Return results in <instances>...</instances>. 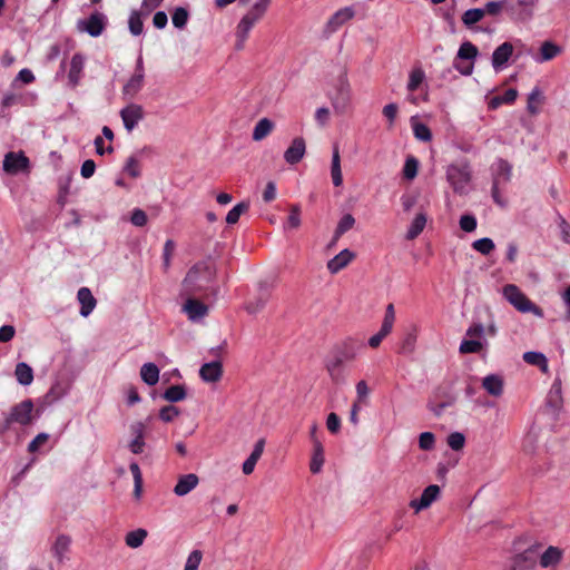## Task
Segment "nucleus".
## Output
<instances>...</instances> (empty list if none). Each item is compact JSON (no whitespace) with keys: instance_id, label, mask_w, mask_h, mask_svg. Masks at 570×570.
Instances as JSON below:
<instances>
[{"instance_id":"nucleus-1","label":"nucleus","mask_w":570,"mask_h":570,"mask_svg":"<svg viewBox=\"0 0 570 570\" xmlns=\"http://www.w3.org/2000/svg\"><path fill=\"white\" fill-rule=\"evenodd\" d=\"M216 276L215 267L206 261L193 265L183 279V293L186 296H195L207 289Z\"/></svg>"},{"instance_id":"nucleus-2","label":"nucleus","mask_w":570,"mask_h":570,"mask_svg":"<svg viewBox=\"0 0 570 570\" xmlns=\"http://www.w3.org/2000/svg\"><path fill=\"white\" fill-rule=\"evenodd\" d=\"M504 298L519 312L532 313L533 315L542 318L544 316L543 309L535 305L521 289L514 284H508L503 287Z\"/></svg>"},{"instance_id":"nucleus-3","label":"nucleus","mask_w":570,"mask_h":570,"mask_svg":"<svg viewBox=\"0 0 570 570\" xmlns=\"http://www.w3.org/2000/svg\"><path fill=\"white\" fill-rule=\"evenodd\" d=\"M472 171L469 164H452L446 169V179L454 193L464 195L468 193V185L471 181Z\"/></svg>"},{"instance_id":"nucleus-4","label":"nucleus","mask_w":570,"mask_h":570,"mask_svg":"<svg viewBox=\"0 0 570 570\" xmlns=\"http://www.w3.org/2000/svg\"><path fill=\"white\" fill-rule=\"evenodd\" d=\"M33 402L30 399H26L17 404H14L7 416L9 421L13 424H19L21 426H28L33 421Z\"/></svg>"},{"instance_id":"nucleus-5","label":"nucleus","mask_w":570,"mask_h":570,"mask_svg":"<svg viewBox=\"0 0 570 570\" xmlns=\"http://www.w3.org/2000/svg\"><path fill=\"white\" fill-rule=\"evenodd\" d=\"M107 26V17L96 11L87 19H81L77 22V29L80 32H87L91 37H99Z\"/></svg>"},{"instance_id":"nucleus-6","label":"nucleus","mask_w":570,"mask_h":570,"mask_svg":"<svg viewBox=\"0 0 570 570\" xmlns=\"http://www.w3.org/2000/svg\"><path fill=\"white\" fill-rule=\"evenodd\" d=\"M424 78L425 75L421 68L413 69L410 73L407 82V99L413 105H419L421 101H425V95L422 89Z\"/></svg>"},{"instance_id":"nucleus-7","label":"nucleus","mask_w":570,"mask_h":570,"mask_svg":"<svg viewBox=\"0 0 570 570\" xmlns=\"http://www.w3.org/2000/svg\"><path fill=\"white\" fill-rule=\"evenodd\" d=\"M395 321V311L393 304H389L385 309L384 318L381 325L380 331L370 337L368 345L372 348H376L380 346L383 338H385L393 328V324Z\"/></svg>"},{"instance_id":"nucleus-8","label":"nucleus","mask_w":570,"mask_h":570,"mask_svg":"<svg viewBox=\"0 0 570 570\" xmlns=\"http://www.w3.org/2000/svg\"><path fill=\"white\" fill-rule=\"evenodd\" d=\"M534 0H505V10L519 21H528L533 12Z\"/></svg>"},{"instance_id":"nucleus-9","label":"nucleus","mask_w":570,"mask_h":570,"mask_svg":"<svg viewBox=\"0 0 570 570\" xmlns=\"http://www.w3.org/2000/svg\"><path fill=\"white\" fill-rule=\"evenodd\" d=\"M272 294V285L267 282H261L258 284L257 296L245 304V309L249 314H256L262 311L268 302Z\"/></svg>"},{"instance_id":"nucleus-10","label":"nucleus","mask_w":570,"mask_h":570,"mask_svg":"<svg viewBox=\"0 0 570 570\" xmlns=\"http://www.w3.org/2000/svg\"><path fill=\"white\" fill-rule=\"evenodd\" d=\"M535 550L533 548H529L511 559L508 570H535Z\"/></svg>"},{"instance_id":"nucleus-11","label":"nucleus","mask_w":570,"mask_h":570,"mask_svg":"<svg viewBox=\"0 0 570 570\" xmlns=\"http://www.w3.org/2000/svg\"><path fill=\"white\" fill-rule=\"evenodd\" d=\"M355 11L352 7H344L337 10L327 21L324 28L326 37L335 32L341 26L353 19Z\"/></svg>"},{"instance_id":"nucleus-12","label":"nucleus","mask_w":570,"mask_h":570,"mask_svg":"<svg viewBox=\"0 0 570 570\" xmlns=\"http://www.w3.org/2000/svg\"><path fill=\"white\" fill-rule=\"evenodd\" d=\"M441 489L436 484L426 487L419 499L410 501V507L420 512L421 510L428 509L440 495Z\"/></svg>"},{"instance_id":"nucleus-13","label":"nucleus","mask_w":570,"mask_h":570,"mask_svg":"<svg viewBox=\"0 0 570 570\" xmlns=\"http://www.w3.org/2000/svg\"><path fill=\"white\" fill-rule=\"evenodd\" d=\"M29 167V159L23 153L10 151L4 156L3 169L10 174H17Z\"/></svg>"},{"instance_id":"nucleus-14","label":"nucleus","mask_w":570,"mask_h":570,"mask_svg":"<svg viewBox=\"0 0 570 570\" xmlns=\"http://www.w3.org/2000/svg\"><path fill=\"white\" fill-rule=\"evenodd\" d=\"M306 151V144L302 137L293 139L291 146L284 153V159L289 165H296L299 163Z\"/></svg>"},{"instance_id":"nucleus-15","label":"nucleus","mask_w":570,"mask_h":570,"mask_svg":"<svg viewBox=\"0 0 570 570\" xmlns=\"http://www.w3.org/2000/svg\"><path fill=\"white\" fill-rule=\"evenodd\" d=\"M257 21L258 20L255 17L250 16L249 13H246L240 19V21L238 22L237 28H236V38H237V41L235 45L236 50H242L244 48V43L248 37V33H249L250 29L253 28V26Z\"/></svg>"},{"instance_id":"nucleus-16","label":"nucleus","mask_w":570,"mask_h":570,"mask_svg":"<svg viewBox=\"0 0 570 570\" xmlns=\"http://www.w3.org/2000/svg\"><path fill=\"white\" fill-rule=\"evenodd\" d=\"M355 258V253L345 248L327 262V269L331 274H337Z\"/></svg>"},{"instance_id":"nucleus-17","label":"nucleus","mask_w":570,"mask_h":570,"mask_svg":"<svg viewBox=\"0 0 570 570\" xmlns=\"http://www.w3.org/2000/svg\"><path fill=\"white\" fill-rule=\"evenodd\" d=\"M513 53V46L510 42H503L492 53V67L494 70H501Z\"/></svg>"},{"instance_id":"nucleus-18","label":"nucleus","mask_w":570,"mask_h":570,"mask_svg":"<svg viewBox=\"0 0 570 570\" xmlns=\"http://www.w3.org/2000/svg\"><path fill=\"white\" fill-rule=\"evenodd\" d=\"M199 376L208 383L217 382L223 376V365L219 361H213L202 365Z\"/></svg>"},{"instance_id":"nucleus-19","label":"nucleus","mask_w":570,"mask_h":570,"mask_svg":"<svg viewBox=\"0 0 570 570\" xmlns=\"http://www.w3.org/2000/svg\"><path fill=\"white\" fill-rule=\"evenodd\" d=\"M77 298L80 303V315L87 317L94 311L97 301L88 287H81L77 293Z\"/></svg>"},{"instance_id":"nucleus-20","label":"nucleus","mask_w":570,"mask_h":570,"mask_svg":"<svg viewBox=\"0 0 570 570\" xmlns=\"http://www.w3.org/2000/svg\"><path fill=\"white\" fill-rule=\"evenodd\" d=\"M184 311L187 313L189 320L196 321L207 315L208 306L193 296H188L184 305Z\"/></svg>"},{"instance_id":"nucleus-21","label":"nucleus","mask_w":570,"mask_h":570,"mask_svg":"<svg viewBox=\"0 0 570 570\" xmlns=\"http://www.w3.org/2000/svg\"><path fill=\"white\" fill-rule=\"evenodd\" d=\"M198 482L199 479L196 474H184L178 479L174 488V493L178 497H184L188 494L191 490H194L197 487Z\"/></svg>"},{"instance_id":"nucleus-22","label":"nucleus","mask_w":570,"mask_h":570,"mask_svg":"<svg viewBox=\"0 0 570 570\" xmlns=\"http://www.w3.org/2000/svg\"><path fill=\"white\" fill-rule=\"evenodd\" d=\"M344 362L343 356H338L337 354L326 362V370L334 383H342L345 381L343 370Z\"/></svg>"},{"instance_id":"nucleus-23","label":"nucleus","mask_w":570,"mask_h":570,"mask_svg":"<svg viewBox=\"0 0 570 570\" xmlns=\"http://www.w3.org/2000/svg\"><path fill=\"white\" fill-rule=\"evenodd\" d=\"M265 448V439H259L249 454V456L243 463V473L249 475L253 473L257 461L261 459Z\"/></svg>"},{"instance_id":"nucleus-24","label":"nucleus","mask_w":570,"mask_h":570,"mask_svg":"<svg viewBox=\"0 0 570 570\" xmlns=\"http://www.w3.org/2000/svg\"><path fill=\"white\" fill-rule=\"evenodd\" d=\"M503 386V379L498 374H489L482 380V387L494 397L502 395Z\"/></svg>"},{"instance_id":"nucleus-25","label":"nucleus","mask_w":570,"mask_h":570,"mask_svg":"<svg viewBox=\"0 0 570 570\" xmlns=\"http://www.w3.org/2000/svg\"><path fill=\"white\" fill-rule=\"evenodd\" d=\"M120 116L125 128L131 131L145 118V112L144 109H120Z\"/></svg>"},{"instance_id":"nucleus-26","label":"nucleus","mask_w":570,"mask_h":570,"mask_svg":"<svg viewBox=\"0 0 570 570\" xmlns=\"http://www.w3.org/2000/svg\"><path fill=\"white\" fill-rule=\"evenodd\" d=\"M85 66V58L81 53H75L70 61V69L68 72V79L73 85L77 86Z\"/></svg>"},{"instance_id":"nucleus-27","label":"nucleus","mask_w":570,"mask_h":570,"mask_svg":"<svg viewBox=\"0 0 570 570\" xmlns=\"http://www.w3.org/2000/svg\"><path fill=\"white\" fill-rule=\"evenodd\" d=\"M331 176L335 187H340L343 184V176L341 169V157L338 146H333L332 164H331Z\"/></svg>"},{"instance_id":"nucleus-28","label":"nucleus","mask_w":570,"mask_h":570,"mask_svg":"<svg viewBox=\"0 0 570 570\" xmlns=\"http://www.w3.org/2000/svg\"><path fill=\"white\" fill-rule=\"evenodd\" d=\"M141 380L149 386H154L159 381V368L155 363H145L140 368Z\"/></svg>"},{"instance_id":"nucleus-29","label":"nucleus","mask_w":570,"mask_h":570,"mask_svg":"<svg viewBox=\"0 0 570 570\" xmlns=\"http://www.w3.org/2000/svg\"><path fill=\"white\" fill-rule=\"evenodd\" d=\"M518 97V91L514 88H508L503 94H497L490 98L488 107H500L501 105L513 104Z\"/></svg>"},{"instance_id":"nucleus-30","label":"nucleus","mask_w":570,"mask_h":570,"mask_svg":"<svg viewBox=\"0 0 570 570\" xmlns=\"http://www.w3.org/2000/svg\"><path fill=\"white\" fill-rule=\"evenodd\" d=\"M14 375L19 384L30 385L33 381V370L24 362H19L16 365Z\"/></svg>"},{"instance_id":"nucleus-31","label":"nucleus","mask_w":570,"mask_h":570,"mask_svg":"<svg viewBox=\"0 0 570 570\" xmlns=\"http://www.w3.org/2000/svg\"><path fill=\"white\" fill-rule=\"evenodd\" d=\"M562 558V552L557 547H549L540 557V564L542 568H548L551 566H556L560 562Z\"/></svg>"},{"instance_id":"nucleus-32","label":"nucleus","mask_w":570,"mask_h":570,"mask_svg":"<svg viewBox=\"0 0 570 570\" xmlns=\"http://www.w3.org/2000/svg\"><path fill=\"white\" fill-rule=\"evenodd\" d=\"M274 128V122L268 118H262L253 130V140L261 141L266 138Z\"/></svg>"},{"instance_id":"nucleus-33","label":"nucleus","mask_w":570,"mask_h":570,"mask_svg":"<svg viewBox=\"0 0 570 570\" xmlns=\"http://www.w3.org/2000/svg\"><path fill=\"white\" fill-rule=\"evenodd\" d=\"M66 394V389L61 383H55L50 390L43 395L41 400V404L43 406L51 405L55 402L59 401Z\"/></svg>"},{"instance_id":"nucleus-34","label":"nucleus","mask_w":570,"mask_h":570,"mask_svg":"<svg viewBox=\"0 0 570 570\" xmlns=\"http://www.w3.org/2000/svg\"><path fill=\"white\" fill-rule=\"evenodd\" d=\"M426 224V216L423 213H419L412 220L407 232L406 239H415L424 229Z\"/></svg>"},{"instance_id":"nucleus-35","label":"nucleus","mask_w":570,"mask_h":570,"mask_svg":"<svg viewBox=\"0 0 570 570\" xmlns=\"http://www.w3.org/2000/svg\"><path fill=\"white\" fill-rule=\"evenodd\" d=\"M324 449L322 442H315V446H313V455L309 463V470L312 473L316 474L321 471L324 464Z\"/></svg>"},{"instance_id":"nucleus-36","label":"nucleus","mask_w":570,"mask_h":570,"mask_svg":"<svg viewBox=\"0 0 570 570\" xmlns=\"http://www.w3.org/2000/svg\"><path fill=\"white\" fill-rule=\"evenodd\" d=\"M186 387L185 385H171L169 386L161 395V397L170 403H177L183 401L186 397Z\"/></svg>"},{"instance_id":"nucleus-37","label":"nucleus","mask_w":570,"mask_h":570,"mask_svg":"<svg viewBox=\"0 0 570 570\" xmlns=\"http://www.w3.org/2000/svg\"><path fill=\"white\" fill-rule=\"evenodd\" d=\"M355 218L352 214H344L334 230V240H338L346 232L353 228Z\"/></svg>"},{"instance_id":"nucleus-38","label":"nucleus","mask_w":570,"mask_h":570,"mask_svg":"<svg viewBox=\"0 0 570 570\" xmlns=\"http://www.w3.org/2000/svg\"><path fill=\"white\" fill-rule=\"evenodd\" d=\"M71 540L68 535L60 534L57 537L56 542L52 547L53 556L61 562L65 553L69 550Z\"/></svg>"},{"instance_id":"nucleus-39","label":"nucleus","mask_w":570,"mask_h":570,"mask_svg":"<svg viewBox=\"0 0 570 570\" xmlns=\"http://www.w3.org/2000/svg\"><path fill=\"white\" fill-rule=\"evenodd\" d=\"M148 535V532L145 529H137L134 531H130L126 534L125 542L130 548H139L142 546L144 540Z\"/></svg>"},{"instance_id":"nucleus-40","label":"nucleus","mask_w":570,"mask_h":570,"mask_svg":"<svg viewBox=\"0 0 570 570\" xmlns=\"http://www.w3.org/2000/svg\"><path fill=\"white\" fill-rule=\"evenodd\" d=\"M411 124L415 138H417L421 141H430L432 139V134L429 127L417 121L416 117L411 118Z\"/></svg>"},{"instance_id":"nucleus-41","label":"nucleus","mask_w":570,"mask_h":570,"mask_svg":"<svg viewBox=\"0 0 570 570\" xmlns=\"http://www.w3.org/2000/svg\"><path fill=\"white\" fill-rule=\"evenodd\" d=\"M142 10L139 12L137 10H132L130 12L129 19H128V27L129 31L132 36H139L142 33L144 30V22L141 20Z\"/></svg>"},{"instance_id":"nucleus-42","label":"nucleus","mask_w":570,"mask_h":570,"mask_svg":"<svg viewBox=\"0 0 570 570\" xmlns=\"http://www.w3.org/2000/svg\"><path fill=\"white\" fill-rule=\"evenodd\" d=\"M523 360L525 363L530 365H535L541 367L543 371L548 367V360L544 354L540 352L529 351L523 354Z\"/></svg>"},{"instance_id":"nucleus-43","label":"nucleus","mask_w":570,"mask_h":570,"mask_svg":"<svg viewBox=\"0 0 570 570\" xmlns=\"http://www.w3.org/2000/svg\"><path fill=\"white\" fill-rule=\"evenodd\" d=\"M561 48L554 45L551 41H544L540 48V62L548 61L553 59L558 53H560Z\"/></svg>"},{"instance_id":"nucleus-44","label":"nucleus","mask_w":570,"mask_h":570,"mask_svg":"<svg viewBox=\"0 0 570 570\" xmlns=\"http://www.w3.org/2000/svg\"><path fill=\"white\" fill-rule=\"evenodd\" d=\"M249 209V202H240L235 205L226 216V223L228 225H234L239 220L242 214L246 213Z\"/></svg>"},{"instance_id":"nucleus-45","label":"nucleus","mask_w":570,"mask_h":570,"mask_svg":"<svg viewBox=\"0 0 570 570\" xmlns=\"http://www.w3.org/2000/svg\"><path fill=\"white\" fill-rule=\"evenodd\" d=\"M485 16V10H482V8H473L466 10L462 16V22L466 27H471L474 23L481 21L483 17Z\"/></svg>"},{"instance_id":"nucleus-46","label":"nucleus","mask_w":570,"mask_h":570,"mask_svg":"<svg viewBox=\"0 0 570 570\" xmlns=\"http://www.w3.org/2000/svg\"><path fill=\"white\" fill-rule=\"evenodd\" d=\"M417 333L416 327L414 326L410 332H407L402 341L400 346V352L403 354H410L414 351L416 344Z\"/></svg>"},{"instance_id":"nucleus-47","label":"nucleus","mask_w":570,"mask_h":570,"mask_svg":"<svg viewBox=\"0 0 570 570\" xmlns=\"http://www.w3.org/2000/svg\"><path fill=\"white\" fill-rule=\"evenodd\" d=\"M129 470L134 476V495L139 499L142 492V474L138 463L131 462L129 465Z\"/></svg>"},{"instance_id":"nucleus-48","label":"nucleus","mask_w":570,"mask_h":570,"mask_svg":"<svg viewBox=\"0 0 570 570\" xmlns=\"http://www.w3.org/2000/svg\"><path fill=\"white\" fill-rule=\"evenodd\" d=\"M335 354L343 356L344 361L354 360L356 356L355 342L352 338L345 340Z\"/></svg>"},{"instance_id":"nucleus-49","label":"nucleus","mask_w":570,"mask_h":570,"mask_svg":"<svg viewBox=\"0 0 570 570\" xmlns=\"http://www.w3.org/2000/svg\"><path fill=\"white\" fill-rule=\"evenodd\" d=\"M479 53L476 46L470 41H465L460 46L456 58L464 60H473Z\"/></svg>"},{"instance_id":"nucleus-50","label":"nucleus","mask_w":570,"mask_h":570,"mask_svg":"<svg viewBox=\"0 0 570 570\" xmlns=\"http://www.w3.org/2000/svg\"><path fill=\"white\" fill-rule=\"evenodd\" d=\"M144 80V73L142 72H135L131 78L128 80V82L124 86V91L126 95H134L136 94Z\"/></svg>"},{"instance_id":"nucleus-51","label":"nucleus","mask_w":570,"mask_h":570,"mask_svg":"<svg viewBox=\"0 0 570 570\" xmlns=\"http://www.w3.org/2000/svg\"><path fill=\"white\" fill-rule=\"evenodd\" d=\"M511 175H512V166L509 164V161H507L504 159H499L497 176L494 178H498L500 183H501V180L503 183H508L511 179Z\"/></svg>"},{"instance_id":"nucleus-52","label":"nucleus","mask_w":570,"mask_h":570,"mask_svg":"<svg viewBox=\"0 0 570 570\" xmlns=\"http://www.w3.org/2000/svg\"><path fill=\"white\" fill-rule=\"evenodd\" d=\"M483 348V343L476 340H463L460 344L461 354L479 353Z\"/></svg>"},{"instance_id":"nucleus-53","label":"nucleus","mask_w":570,"mask_h":570,"mask_svg":"<svg viewBox=\"0 0 570 570\" xmlns=\"http://www.w3.org/2000/svg\"><path fill=\"white\" fill-rule=\"evenodd\" d=\"M472 247L482 255H489L495 247L493 240L489 237H483L473 242Z\"/></svg>"},{"instance_id":"nucleus-54","label":"nucleus","mask_w":570,"mask_h":570,"mask_svg":"<svg viewBox=\"0 0 570 570\" xmlns=\"http://www.w3.org/2000/svg\"><path fill=\"white\" fill-rule=\"evenodd\" d=\"M188 17V11L183 7H178L175 9L171 16L173 24L178 29H183L187 24Z\"/></svg>"},{"instance_id":"nucleus-55","label":"nucleus","mask_w":570,"mask_h":570,"mask_svg":"<svg viewBox=\"0 0 570 570\" xmlns=\"http://www.w3.org/2000/svg\"><path fill=\"white\" fill-rule=\"evenodd\" d=\"M417 169H419V160L413 156L407 157L405 160L404 167H403L404 178L410 179V180L415 178L417 175Z\"/></svg>"},{"instance_id":"nucleus-56","label":"nucleus","mask_w":570,"mask_h":570,"mask_svg":"<svg viewBox=\"0 0 570 570\" xmlns=\"http://www.w3.org/2000/svg\"><path fill=\"white\" fill-rule=\"evenodd\" d=\"M180 411L175 405H166L163 406L159 411V419L166 423L173 422L178 415Z\"/></svg>"},{"instance_id":"nucleus-57","label":"nucleus","mask_w":570,"mask_h":570,"mask_svg":"<svg viewBox=\"0 0 570 570\" xmlns=\"http://www.w3.org/2000/svg\"><path fill=\"white\" fill-rule=\"evenodd\" d=\"M202 559L203 552L200 550H193L186 560L184 570H198Z\"/></svg>"},{"instance_id":"nucleus-58","label":"nucleus","mask_w":570,"mask_h":570,"mask_svg":"<svg viewBox=\"0 0 570 570\" xmlns=\"http://www.w3.org/2000/svg\"><path fill=\"white\" fill-rule=\"evenodd\" d=\"M287 226L289 228H298L301 226V207L298 204L291 206L289 215L287 218Z\"/></svg>"},{"instance_id":"nucleus-59","label":"nucleus","mask_w":570,"mask_h":570,"mask_svg":"<svg viewBox=\"0 0 570 570\" xmlns=\"http://www.w3.org/2000/svg\"><path fill=\"white\" fill-rule=\"evenodd\" d=\"M465 443V436L461 432H452L448 436V444L453 451H460Z\"/></svg>"},{"instance_id":"nucleus-60","label":"nucleus","mask_w":570,"mask_h":570,"mask_svg":"<svg viewBox=\"0 0 570 570\" xmlns=\"http://www.w3.org/2000/svg\"><path fill=\"white\" fill-rule=\"evenodd\" d=\"M546 98L539 87H534L528 96L527 107H534L535 105H544Z\"/></svg>"},{"instance_id":"nucleus-61","label":"nucleus","mask_w":570,"mask_h":570,"mask_svg":"<svg viewBox=\"0 0 570 570\" xmlns=\"http://www.w3.org/2000/svg\"><path fill=\"white\" fill-rule=\"evenodd\" d=\"M269 3L271 0H258L247 13L259 20L266 12Z\"/></svg>"},{"instance_id":"nucleus-62","label":"nucleus","mask_w":570,"mask_h":570,"mask_svg":"<svg viewBox=\"0 0 570 570\" xmlns=\"http://www.w3.org/2000/svg\"><path fill=\"white\" fill-rule=\"evenodd\" d=\"M125 171L132 178L140 176L139 161L135 156H130L125 165Z\"/></svg>"},{"instance_id":"nucleus-63","label":"nucleus","mask_w":570,"mask_h":570,"mask_svg":"<svg viewBox=\"0 0 570 570\" xmlns=\"http://www.w3.org/2000/svg\"><path fill=\"white\" fill-rule=\"evenodd\" d=\"M147 222H148L147 214L142 209L135 208L131 212L130 223L134 226L144 227L147 224Z\"/></svg>"},{"instance_id":"nucleus-64","label":"nucleus","mask_w":570,"mask_h":570,"mask_svg":"<svg viewBox=\"0 0 570 570\" xmlns=\"http://www.w3.org/2000/svg\"><path fill=\"white\" fill-rule=\"evenodd\" d=\"M558 225L562 240L570 244V224L560 214L558 215Z\"/></svg>"}]
</instances>
